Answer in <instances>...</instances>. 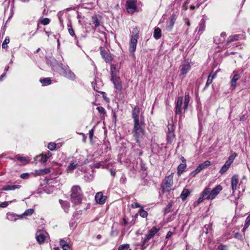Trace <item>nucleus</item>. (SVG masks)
<instances>
[{
	"mask_svg": "<svg viewBox=\"0 0 250 250\" xmlns=\"http://www.w3.org/2000/svg\"><path fill=\"white\" fill-rule=\"evenodd\" d=\"M167 128V132H174V128L173 125L170 124H168Z\"/></svg>",
	"mask_w": 250,
	"mask_h": 250,
	"instance_id": "52",
	"label": "nucleus"
},
{
	"mask_svg": "<svg viewBox=\"0 0 250 250\" xmlns=\"http://www.w3.org/2000/svg\"><path fill=\"white\" fill-rule=\"evenodd\" d=\"M98 112L103 116H104L106 114V111L105 109L102 106H98L96 108Z\"/></svg>",
	"mask_w": 250,
	"mask_h": 250,
	"instance_id": "46",
	"label": "nucleus"
},
{
	"mask_svg": "<svg viewBox=\"0 0 250 250\" xmlns=\"http://www.w3.org/2000/svg\"><path fill=\"white\" fill-rule=\"evenodd\" d=\"M222 189L223 187L220 185L216 186L212 189L210 188L206 187L201 193L198 199L194 202V206L198 205L204 200H213Z\"/></svg>",
	"mask_w": 250,
	"mask_h": 250,
	"instance_id": "1",
	"label": "nucleus"
},
{
	"mask_svg": "<svg viewBox=\"0 0 250 250\" xmlns=\"http://www.w3.org/2000/svg\"><path fill=\"white\" fill-rule=\"evenodd\" d=\"M46 237L45 235V234L44 233H41V232L36 233V238L37 242L40 244H41L44 242Z\"/></svg>",
	"mask_w": 250,
	"mask_h": 250,
	"instance_id": "19",
	"label": "nucleus"
},
{
	"mask_svg": "<svg viewBox=\"0 0 250 250\" xmlns=\"http://www.w3.org/2000/svg\"><path fill=\"white\" fill-rule=\"evenodd\" d=\"M102 166L100 163H97L94 164V167L96 168H99Z\"/></svg>",
	"mask_w": 250,
	"mask_h": 250,
	"instance_id": "64",
	"label": "nucleus"
},
{
	"mask_svg": "<svg viewBox=\"0 0 250 250\" xmlns=\"http://www.w3.org/2000/svg\"><path fill=\"white\" fill-rule=\"evenodd\" d=\"M239 37H240L239 35H234L233 36H229L227 40V42H226V43L225 44L226 47V48L229 47V43H231V42L238 41L239 38Z\"/></svg>",
	"mask_w": 250,
	"mask_h": 250,
	"instance_id": "18",
	"label": "nucleus"
},
{
	"mask_svg": "<svg viewBox=\"0 0 250 250\" xmlns=\"http://www.w3.org/2000/svg\"><path fill=\"white\" fill-rule=\"evenodd\" d=\"M31 175L30 173H23L20 175V177L22 179H28L30 178Z\"/></svg>",
	"mask_w": 250,
	"mask_h": 250,
	"instance_id": "48",
	"label": "nucleus"
},
{
	"mask_svg": "<svg viewBox=\"0 0 250 250\" xmlns=\"http://www.w3.org/2000/svg\"><path fill=\"white\" fill-rule=\"evenodd\" d=\"M173 176L172 174H171L168 176H166L163 180L161 185V190L163 193L169 191L171 190L173 184Z\"/></svg>",
	"mask_w": 250,
	"mask_h": 250,
	"instance_id": "4",
	"label": "nucleus"
},
{
	"mask_svg": "<svg viewBox=\"0 0 250 250\" xmlns=\"http://www.w3.org/2000/svg\"><path fill=\"white\" fill-rule=\"evenodd\" d=\"M200 170L198 169V168L197 167L196 168V169L194 171H193L192 172H191L190 173V175L192 177H195L198 173H199L200 172Z\"/></svg>",
	"mask_w": 250,
	"mask_h": 250,
	"instance_id": "56",
	"label": "nucleus"
},
{
	"mask_svg": "<svg viewBox=\"0 0 250 250\" xmlns=\"http://www.w3.org/2000/svg\"><path fill=\"white\" fill-rule=\"evenodd\" d=\"M239 177L238 175L234 174L231 178V187L232 192H234L239 188L240 184H239Z\"/></svg>",
	"mask_w": 250,
	"mask_h": 250,
	"instance_id": "9",
	"label": "nucleus"
},
{
	"mask_svg": "<svg viewBox=\"0 0 250 250\" xmlns=\"http://www.w3.org/2000/svg\"><path fill=\"white\" fill-rule=\"evenodd\" d=\"M147 241H146V238L144 237V238L143 239V241L142 242V244L141 245V250H144L148 246V244H146V243Z\"/></svg>",
	"mask_w": 250,
	"mask_h": 250,
	"instance_id": "51",
	"label": "nucleus"
},
{
	"mask_svg": "<svg viewBox=\"0 0 250 250\" xmlns=\"http://www.w3.org/2000/svg\"><path fill=\"white\" fill-rule=\"evenodd\" d=\"M78 165V163L76 161H72L68 166L67 169L70 171H73L77 167V166Z\"/></svg>",
	"mask_w": 250,
	"mask_h": 250,
	"instance_id": "35",
	"label": "nucleus"
},
{
	"mask_svg": "<svg viewBox=\"0 0 250 250\" xmlns=\"http://www.w3.org/2000/svg\"><path fill=\"white\" fill-rule=\"evenodd\" d=\"M39 157H41L40 161L42 164H45L47 161V159L45 157L43 154H41L37 156V158Z\"/></svg>",
	"mask_w": 250,
	"mask_h": 250,
	"instance_id": "49",
	"label": "nucleus"
},
{
	"mask_svg": "<svg viewBox=\"0 0 250 250\" xmlns=\"http://www.w3.org/2000/svg\"><path fill=\"white\" fill-rule=\"evenodd\" d=\"M183 100V97L182 96H180L178 98L176 102V105L175 106V114L176 115L181 114Z\"/></svg>",
	"mask_w": 250,
	"mask_h": 250,
	"instance_id": "12",
	"label": "nucleus"
},
{
	"mask_svg": "<svg viewBox=\"0 0 250 250\" xmlns=\"http://www.w3.org/2000/svg\"><path fill=\"white\" fill-rule=\"evenodd\" d=\"M231 77V86L234 89L236 86V82L240 78V76L238 71H234L233 72Z\"/></svg>",
	"mask_w": 250,
	"mask_h": 250,
	"instance_id": "15",
	"label": "nucleus"
},
{
	"mask_svg": "<svg viewBox=\"0 0 250 250\" xmlns=\"http://www.w3.org/2000/svg\"><path fill=\"white\" fill-rule=\"evenodd\" d=\"M126 7L128 13L133 14L137 10L136 1L134 0H127L126 1Z\"/></svg>",
	"mask_w": 250,
	"mask_h": 250,
	"instance_id": "7",
	"label": "nucleus"
},
{
	"mask_svg": "<svg viewBox=\"0 0 250 250\" xmlns=\"http://www.w3.org/2000/svg\"><path fill=\"white\" fill-rule=\"evenodd\" d=\"M190 101V97L188 94L186 95L184 97V112H185L188 107V104Z\"/></svg>",
	"mask_w": 250,
	"mask_h": 250,
	"instance_id": "30",
	"label": "nucleus"
},
{
	"mask_svg": "<svg viewBox=\"0 0 250 250\" xmlns=\"http://www.w3.org/2000/svg\"><path fill=\"white\" fill-rule=\"evenodd\" d=\"M177 15L176 13H173L170 18L169 24L168 28L169 30H171L177 20Z\"/></svg>",
	"mask_w": 250,
	"mask_h": 250,
	"instance_id": "21",
	"label": "nucleus"
},
{
	"mask_svg": "<svg viewBox=\"0 0 250 250\" xmlns=\"http://www.w3.org/2000/svg\"><path fill=\"white\" fill-rule=\"evenodd\" d=\"M10 42V40L9 38H8L7 37H6L4 41H3L2 44V48L3 49H5V48H7L8 46H7V44L9 43Z\"/></svg>",
	"mask_w": 250,
	"mask_h": 250,
	"instance_id": "47",
	"label": "nucleus"
},
{
	"mask_svg": "<svg viewBox=\"0 0 250 250\" xmlns=\"http://www.w3.org/2000/svg\"><path fill=\"white\" fill-rule=\"evenodd\" d=\"M234 237L241 242L244 241V236L239 232H236L234 235Z\"/></svg>",
	"mask_w": 250,
	"mask_h": 250,
	"instance_id": "44",
	"label": "nucleus"
},
{
	"mask_svg": "<svg viewBox=\"0 0 250 250\" xmlns=\"http://www.w3.org/2000/svg\"><path fill=\"white\" fill-rule=\"evenodd\" d=\"M217 250H227L228 249H227V246L223 245V244H221L218 246Z\"/></svg>",
	"mask_w": 250,
	"mask_h": 250,
	"instance_id": "57",
	"label": "nucleus"
},
{
	"mask_svg": "<svg viewBox=\"0 0 250 250\" xmlns=\"http://www.w3.org/2000/svg\"><path fill=\"white\" fill-rule=\"evenodd\" d=\"M45 157L48 160L52 156V153L49 151H48L46 153L44 154Z\"/></svg>",
	"mask_w": 250,
	"mask_h": 250,
	"instance_id": "60",
	"label": "nucleus"
},
{
	"mask_svg": "<svg viewBox=\"0 0 250 250\" xmlns=\"http://www.w3.org/2000/svg\"><path fill=\"white\" fill-rule=\"evenodd\" d=\"M100 93L102 95L103 98L106 102L109 103L110 101L109 98L107 97L105 92L103 91H100Z\"/></svg>",
	"mask_w": 250,
	"mask_h": 250,
	"instance_id": "53",
	"label": "nucleus"
},
{
	"mask_svg": "<svg viewBox=\"0 0 250 250\" xmlns=\"http://www.w3.org/2000/svg\"><path fill=\"white\" fill-rule=\"evenodd\" d=\"M245 224L246 225V226H249L250 225V214L247 217Z\"/></svg>",
	"mask_w": 250,
	"mask_h": 250,
	"instance_id": "58",
	"label": "nucleus"
},
{
	"mask_svg": "<svg viewBox=\"0 0 250 250\" xmlns=\"http://www.w3.org/2000/svg\"><path fill=\"white\" fill-rule=\"evenodd\" d=\"M92 21L95 25V27L97 28L100 25V22L98 17L96 16H93L92 17Z\"/></svg>",
	"mask_w": 250,
	"mask_h": 250,
	"instance_id": "38",
	"label": "nucleus"
},
{
	"mask_svg": "<svg viewBox=\"0 0 250 250\" xmlns=\"http://www.w3.org/2000/svg\"><path fill=\"white\" fill-rule=\"evenodd\" d=\"M220 36H221L222 38H224V41H225L226 37L227 36V34H226V32H222Z\"/></svg>",
	"mask_w": 250,
	"mask_h": 250,
	"instance_id": "63",
	"label": "nucleus"
},
{
	"mask_svg": "<svg viewBox=\"0 0 250 250\" xmlns=\"http://www.w3.org/2000/svg\"><path fill=\"white\" fill-rule=\"evenodd\" d=\"M211 165V162L209 161H206L204 163L200 164L198 167V169L201 172L202 170L207 168Z\"/></svg>",
	"mask_w": 250,
	"mask_h": 250,
	"instance_id": "27",
	"label": "nucleus"
},
{
	"mask_svg": "<svg viewBox=\"0 0 250 250\" xmlns=\"http://www.w3.org/2000/svg\"><path fill=\"white\" fill-rule=\"evenodd\" d=\"M139 29L137 27H134L133 28L130 38H134L135 39H138L139 37Z\"/></svg>",
	"mask_w": 250,
	"mask_h": 250,
	"instance_id": "25",
	"label": "nucleus"
},
{
	"mask_svg": "<svg viewBox=\"0 0 250 250\" xmlns=\"http://www.w3.org/2000/svg\"><path fill=\"white\" fill-rule=\"evenodd\" d=\"M186 167V164H180L177 167V174L180 176L183 173Z\"/></svg>",
	"mask_w": 250,
	"mask_h": 250,
	"instance_id": "28",
	"label": "nucleus"
},
{
	"mask_svg": "<svg viewBox=\"0 0 250 250\" xmlns=\"http://www.w3.org/2000/svg\"><path fill=\"white\" fill-rule=\"evenodd\" d=\"M94 133V129L93 128L89 132V138L91 142L93 140V137Z\"/></svg>",
	"mask_w": 250,
	"mask_h": 250,
	"instance_id": "54",
	"label": "nucleus"
},
{
	"mask_svg": "<svg viewBox=\"0 0 250 250\" xmlns=\"http://www.w3.org/2000/svg\"><path fill=\"white\" fill-rule=\"evenodd\" d=\"M116 120H117V115L115 113V112H113V119H112V121L113 122H114V123L115 124L116 122Z\"/></svg>",
	"mask_w": 250,
	"mask_h": 250,
	"instance_id": "62",
	"label": "nucleus"
},
{
	"mask_svg": "<svg viewBox=\"0 0 250 250\" xmlns=\"http://www.w3.org/2000/svg\"><path fill=\"white\" fill-rule=\"evenodd\" d=\"M205 29V20L202 19L199 23V31H203Z\"/></svg>",
	"mask_w": 250,
	"mask_h": 250,
	"instance_id": "41",
	"label": "nucleus"
},
{
	"mask_svg": "<svg viewBox=\"0 0 250 250\" xmlns=\"http://www.w3.org/2000/svg\"><path fill=\"white\" fill-rule=\"evenodd\" d=\"M131 207L132 208H138L141 207V206L138 203L135 202L131 204Z\"/></svg>",
	"mask_w": 250,
	"mask_h": 250,
	"instance_id": "59",
	"label": "nucleus"
},
{
	"mask_svg": "<svg viewBox=\"0 0 250 250\" xmlns=\"http://www.w3.org/2000/svg\"><path fill=\"white\" fill-rule=\"evenodd\" d=\"M70 198L71 202L74 204H81L83 197L81 188L79 186H73L70 190Z\"/></svg>",
	"mask_w": 250,
	"mask_h": 250,
	"instance_id": "3",
	"label": "nucleus"
},
{
	"mask_svg": "<svg viewBox=\"0 0 250 250\" xmlns=\"http://www.w3.org/2000/svg\"><path fill=\"white\" fill-rule=\"evenodd\" d=\"M34 212V210L33 208H28L26 209L24 213H23V215L26 216H30Z\"/></svg>",
	"mask_w": 250,
	"mask_h": 250,
	"instance_id": "45",
	"label": "nucleus"
},
{
	"mask_svg": "<svg viewBox=\"0 0 250 250\" xmlns=\"http://www.w3.org/2000/svg\"><path fill=\"white\" fill-rule=\"evenodd\" d=\"M17 160L21 162L24 163L25 162V164L27 163V159L25 157L20 156L19 155H16L15 157Z\"/></svg>",
	"mask_w": 250,
	"mask_h": 250,
	"instance_id": "42",
	"label": "nucleus"
},
{
	"mask_svg": "<svg viewBox=\"0 0 250 250\" xmlns=\"http://www.w3.org/2000/svg\"><path fill=\"white\" fill-rule=\"evenodd\" d=\"M21 188V186L20 185H7L2 187V190L3 191L14 190L16 189H20Z\"/></svg>",
	"mask_w": 250,
	"mask_h": 250,
	"instance_id": "17",
	"label": "nucleus"
},
{
	"mask_svg": "<svg viewBox=\"0 0 250 250\" xmlns=\"http://www.w3.org/2000/svg\"><path fill=\"white\" fill-rule=\"evenodd\" d=\"M67 27H68V31L69 34L71 36L74 37L76 44L77 45H78V43H79L78 39V37H77V36L75 35V31L72 27L71 23H70L69 24H67Z\"/></svg>",
	"mask_w": 250,
	"mask_h": 250,
	"instance_id": "20",
	"label": "nucleus"
},
{
	"mask_svg": "<svg viewBox=\"0 0 250 250\" xmlns=\"http://www.w3.org/2000/svg\"><path fill=\"white\" fill-rule=\"evenodd\" d=\"M225 42L224 39L222 38L221 36H215L214 38V42L216 44H220L223 43Z\"/></svg>",
	"mask_w": 250,
	"mask_h": 250,
	"instance_id": "37",
	"label": "nucleus"
},
{
	"mask_svg": "<svg viewBox=\"0 0 250 250\" xmlns=\"http://www.w3.org/2000/svg\"><path fill=\"white\" fill-rule=\"evenodd\" d=\"M118 250H131L128 244H122L119 246Z\"/></svg>",
	"mask_w": 250,
	"mask_h": 250,
	"instance_id": "40",
	"label": "nucleus"
},
{
	"mask_svg": "<svg viewBox=\"0 0 250 250\" xmlns=\"http://www.w3.org/2000/svg\"><path fill=\"white\" fill-rule=\"evenodd\" d=\"M175 136L174 132H167V143L171 144Z\"/></svg>",
	"mask_w": 250,
	"mask_h": 250,
	"instance_id": "32",
	"label": "nucleus"
},
{
	"mask_svg": "<svg viewBox=\"0 0 250 250\" xmlns=\"http://www.w3.org/2000/svg\"><path fill=\"white\" fill-rule=\"evenodd\" d=\"M216 76V73L213 72V71H212L209 73L208 77V80L204 89H206L209 86V85L212 83V81L213 79L215 78Z\"/></svg>",
	"mask_w": 250,
	"mask_h": 250,
	"instance_id": "16",
	"label": "nucleus"
},
{
	"mask_svg": "<svg viewBox=\"0 0 250 250\" xmlns=\"http://www.w3.org/2000/svg\"><path fill=\"white\" fill-rule=\"evenodd\" d=\"M173 234V233L170 231H169L167 234V235H166V239H169L171 236Z\"/></svg>",
	"mask_w": 250,
	"mask_h": 250,
	"instance_id": "61",
	"label": "nucleus"
},
{
	"mask_svg": "<svg viewBox=\"0 0 250 250\" xmlns=\"http://www.w3.org/2000/svg\"><path fill=\"white\" fill-rule=\"evenodd\" d=\"M173 205V201H170L168 205L164 209V214H166L170 212Z\"/></svg>",
	"mask_w": 250,
	"mask_h": 250,
	"instance_id": "36",
	"label": "nucleus"
},
{
	"mask_svg": "<svg viewBox=\"0 0 250 250\" xmlns=\"http://www.w3.org/2000/svg\"><path fill=\"white\" fill-rule=\"evenodd\" d=\"M60 245L63 250H70L71 247L69 244L64 240L61 239L60 241Z\"/></svg>",
	"mask_w": 250,
	"mask_h": 250,
	"instance_id": "23",
	"label": "nucleus"
},
{
	"mask_svg": "<svg viewBox=\"0 0 250 250\" xmlns=\"http://www.w3.org/2000/svg\"><path fill=\"white\" fill-rule=\"evenodd\" d=\"M237 154L236 152H233L231 155H230L228 160L226 162V163H228L229 165H231L233 163L235 158L237 157Z\"/></svg>",
	"mask_w": 250,
	"mask_h": 250,
	"instance_id": "34",
	"label": "nucleus"
},
{
	"mask_svg": "<svg viewBox=\"0 0 250 250\" xmlns=\"http://www.w3.org/2000/svg\"><path fill=\"white\" fill-rule=\"evenodd\" d=\"M40 82L42 83V86H46L51 83L52 81L50 78H44L41 79Z\"/></svg>",
	"mask_w": 250,
	"mask_h": 250,
	"instance_id": "31",
	"label": "nucleus"
},
{
	"mask_svg": "<svg viewBox=\"0 0 250 250\" xmlns=\"http://www.w3.org/2000/svg\"><path fill=\"white\" fill-rule=\"evenodd\" d=\"M190 193V192L188 189L186 188H184L180 195V197L181 198L182 200L183 201H185L188 197Z\"/></svg>",
	"mask_w": 250,
	"mask_h": 250,
	"instance_id": "26",
	"label": "nucleus"
},
{
	"mask_svg": "<svg viewBox=\"0 0 250 250\" xmlns=\"http://www.w3.org/2000/svg\"><path fill=\"white\" fill-rule=\"evenodd\" d=\"M144 122L141 121L138 123H133V127L132 129L133 137L136 141V143L140 146L141 144L140 140L143 138L145 134V129L144 128Z\"/></svg>",
	"mask_w": 250,
	"mask_h": 250,
	"instance_id": "2",
	"label": "nucleus"
},
{
	"mask_svg": "<svg viewBox=\"0 0 250 250\" xmlns=\"http://www.w3.org/2000/svg\"><path fill=\"white\" fill-rule=\"evenodd\" d=\"M99 50L100 54L104 61L106 63H110L113 60V57L110 53L107 51L104 47L102 46L99 48Z\"/></svg>",
	"mask_w": 250,
	"mask_h": 250,
	"instance_id": "8",
	"label": "nucleus"
},
{
	"mask_svg": "<svg viewBox=\"0 0 250 250\" xmlns=\"http://www.w3.org/2000/svg\"><path fill=\"white\" fill-rule=\"evenodd\" d=\"M11 202H12V201H9V202L5 201V202H2L0 204V207L1 208H6L8 206L9 203H11Z\"/></svg>",
	"mask_w": 250,
	"mask_h": 250,
	"instance_id": "55",
	"label": "nucleus"
},
{
	"mask_svg": "<svg viewBox=\"0 0 250 250\" xmlns=\"http://www.w3.org/2000/svg\"><path fill=\"white\" fill-rule=\"evenodd\" d=\"M107 196L103 195L102 192H97L95 196V199L97 203L100 205H104L106 200Z\"/></svg>",
	"mask_w": 250,
	"mask_h": 250,
	"instance_id": "11",
	"label": "nucleus"
},
{
	"mask_svg": "<svg viewBox=\"0 0 250 250\" xmlns=\"http://www.w3.org/2000/svg\"><path fill=\"white\" fill-rule=\"evenodd\" d=\"M230 166V165L225 162V164L222 166V167L220 169L219 173L222 175L224 174L225 172H226L228 171Z\"/></svg>",
	"mask_w": 250,
	"mask_h": 250,
	"instance_id": "33",
	"label": "nucleus"
},
{
	"mask_svg": "<svg viewBox=\"0 0 250 250\" xmlns=\"http://www.w3.org/2000/svg\"><path fill=\"white\" fill-rule=\"evenodd\" d=\"M50 169L49 168H45L44 169H40L38 170H36L35 175L37 176H41L44 174H48L50 172Z\"/></svg>",
	"mask_w": 250,
	"mask_h": 250,
	"instance_id": "22",
	"label": "nucleus"
},
{
	"mask_svg": "<svg viewBox=\"0 0 250 250\" xmlns=\"http://www.w3.org/2000/svg\"><path fill=\"white\" fill-rule=\"evenodd\" d=\"M40 22L43 25H46L49 24V23L50 22V20L48 18H44L42 19H41L40 21Z\"/></svg>",
	"mask_w": 250,
	"mask_h": 250,
	"instance_id": "43",
	"label": "nucleus"
},
{
	"mask_svg": "<svg viewBox=\"0 0 250 250\" xmlns=\"http://www.w3.org/2000/svg\"><path fill=\"white\" fill-rule=\"evenodd\" d=\"M137 42L138 39L130 38L129 43V51L133 56H134V52L136 49Z\"/></svg>",
	"mask_w": 250,
	"mask_h": 250,
	"instance_id": "14",
	"label": "nucleus"
},
{
	"mask_svg": "<svg viewBox=\"0 0 250 250\" xmlns=\"http://www.w3.org/2000/svg\"><path fill=\"white\" fill-rule=\"evenodd\" d=\"M160 229V228H157L156 226L153 227L151 229L148 230L147 233L145 235L146 241H148L153 238Z\"/></svg>",
	"mask_w": 250,
	"mask_h": 250,
	"instance_id": "10",
	"label": "nucleus"
},
{
	"mask_svg": "<svg viewBox=\"0 0 250 250\" xmlns=\"http://www.w3.org/2000/svg\"><path fill=\"white\" fill-rule=\"evenodd\" d=\"M162 36L161 30L160 28H156L154 29L153 37L156 40H158L161 38Z\"/></svg>",
	"mask_w": 250,
	"mask_h": 250,
	"instance_id": "29",
	"label": "nucleus"
},
{
	"mask_svg": "<svg viewBox=\"0 0 250 250\" xmlns=\"http://www.w3.org/2000/svg\"><path fill=\"white\" fill-rule=\"evenodd\" d=\"M140 215L143 218H146L147 216V212L144 209L143 207L139 210Z\"/></svg>",
	"mask_w": 250,
	"mask_h": 250,
	"instance_id": "39",
	"label": "nucleus"
},
{
	"mask_svg": "<svg viewBox=\"0 0 250 250\" xmlns=\"http://www.w3.org/2000/svg\"><path fill=\"white\" fill-rule=\"evenodd\" d=\"M111 81L114 84V88L119 92H121L123 90V85L120 78L118 76L112 75Z\"/></svg>",
	"mask_w": 250,
	"mask_h": 250,
	"instance_id": "6",
	"label": "nucleus"
},
{
	"mask_svg": "<svg viewBox=\"0 0 250 250\" xmlns=\"http://www.w3.org/2000/svg\"><path fill=\"white\" fill-rule=\"evenodd\" d=\"M191 69V65L188 59H185L180 66V76L187 74Z\"/></svg>",
	"mask_w": 250,
	"mask_h": 250,
	"instance_id": "5",
	"label": "nucleus"
},
{
	"mask_svg": "<svg viewBox=\"0 0 250 250\" xmlns=\"http://www.w3.org/2000/svg\"><path fill=\"white\" fill-rule=\"evenodd\" d=\"M59 203L64 209V211L65 212H68L70 207V203L68 201H63L61 199L59 200Z\"/></svg>",
	"mask_w": 250,
	"mask_h": 250,
	"instance_id": "24",
	"label": "nucleus"
},
{
	"mask_svg": "<svg viewBox=\"0 0 250 250\" xmlns=\"http://www.w3.org/2000/svg\"><path fill=\"white\" fill-rule=\"evenodd\" d=\"M140 109L138 106H135L132 110V118L133 123L140 122L139 120Z\"/></svg>",
	"mask_w": 250,
	"mask_h": 250,
	"instance_id": "13",
	"label": "nucleus"
},
{
	"mask_svg": "<svg viewBox=\"0 0 250 250\" xmlns=\"http://www.w3.org/2000/svg\"><path fill=\"white\" fill-rule=\"evenodd\" d=\"M48 148L51 151L54 150L56 147V144L55 143L51 142L48 144Z\"/></svg>",
	"mask_w": 250,
	"mask_h": 250,
	"instance_id": "50",
	"label": "nucleus"
}]
</instances>
